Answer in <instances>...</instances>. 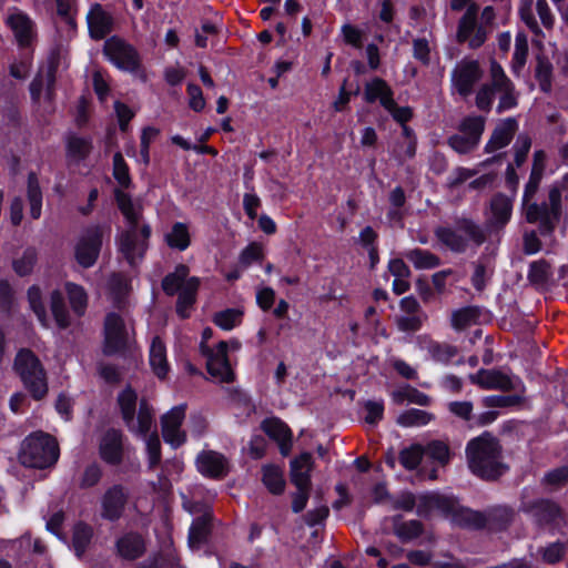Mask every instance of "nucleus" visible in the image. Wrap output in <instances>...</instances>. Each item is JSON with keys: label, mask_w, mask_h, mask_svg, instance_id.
I'll return each mask as SVG.
<instances>
[{"label": "nucleus", "mask_w": 568, "mask_h": 568, "mask_svg": "<svg viewBox=\"0 0 568 568\" xmlns=\"http://www.w3.org/2000/svg\"><path fill=\"white\" fill-rule=\"evenodd\" d=\"M128 336L123 320L115 313H109L104 320L103 353L108 356L125 349Z\"/></svg>", "instance_id": "11"}, {"label": "nucleus", "mask_w": 568, "mask_h": 568, "mask_svg": "<svg viewBox=\"0 0 568 568\" xmlns=\"http://www.w3.org/2000/svg\"><path fill=\"white\" fill-rule=\"evenodd\" d=\"M93 536L92 528L85 523H78L73 528L72 546L75 555L80 558L91 542Z\"/></svg>", "instance_id": "43"}, {"label": "nucleus", "mask_w": 568, "mask_h": 568, "mask_svg": "<svg viewBox=\"0 0 568 568\" xmlns=\"http://www.w3.org/2000/svg\"><path fill=\"white\" fill-rule=\"evenodd\" d=\"M199 471L210 478H222L229 471L227 459L221 453L206 450L196 458Z\"/></svg>", "instance_id": "17"}, {"label": "nucleus", "mask_w": 568, "mask_h": 568, "mask_svg": "<svg viewBox=\"0 0 568 568\" xmlns=\"http://www.w3.org/2000/svg\"><path fill=\"white\" fill-rule=\"evenodd\" d=\"M473 267L474 273L471 275V284L476 291L481 292L490 280L494 273V267L489 263L488 258L483 256L473 263Z\"/></svg>", "instance_id": "37"}, {"label": "nucleus", "mask_w": 568, "mask_h": 568, "mask_svg": "<svg viewBox=\"0 0 568 568\" xmlns=\"http://www.w3.org/2000/svg\"><path fill=\"white\" fill-rule=\"evenodd\" d=\"M50 308L57 322V325L64 329L70 326L69 312L65 307L64 298L59 290H54L50 296Z\"/></svg>", "instance_id": "41"}, {"label": "nucleus", "mask_w": 568, "mask_h": 568, "mask_svg": "<svg viewBox=\"0 0 568 568\" xmlns=\"http://www.w3.org/2000/svg\"><path fill=\"white\" fill-rule=\"evenodd\" d=\"M550 275V265L545 260L535 261L529 266L528 280L531 284L544 285Z\"/></svg>", "instance_id": "58"}, {"label": "nucleus", "mask_w": 568, "mask_h": 568, "mask_svg": "<svg viewBox=\"0 0 568 568\" xmlns=\"http://www.w3.org/2000/svg\"><path fill=\"white\" fill-rule=\"evenodd\" d=\"M528 39L524 32H518L515 38V52L511 61V69L515 74H519L527 62Z\"/></svg>", "instance_id": "44"}, {"label": "nucleus", "mask_w": 568, "mask_h": 568, "mask_svg": "<svg viewBox=\"0 0 568 568\" xmlns=\"http://www.w3.org/2000/svg\"><path fill=\"white\" fill-rule=\"evenodd\" d=\"M212 513L205 509L202 515L197 516L189 531V544L192 548H199L207 541L212 528Z\"/></svg>", "instance_id": "25"}, {"label": "nucleus", "mask_w": 568, "mask_h": 568, "mask_svg": "<svg viewBox=\"0 0 568 568\" xmlns=\"http://www.w3.org/2000/svg\"><path fill=\"white\" fill-rule=\"evenodd\" d=\"M103 52L110 61L122 70L134 72L140 67L139 51L116 36L104 42Z\"/></svg>", "instance_id": "7"}, {"label": "nucleus", "mask_w": 568, "mask_h": 568, "mask_svg": "<svg viewBox=\"0 0 568 568\" xmlns=\"http://www.w3.org/2000/svg\"><path fill=\"white\" fill-rule=\"evenodd\" d=\"M484 517V528L490 531H501L507 529L515 517V511L508 506H493L481 511Z\"/></svg>", "instance_id": "21"}, {"label": "nucleus", "mask_w": 568, "mask_h": 568, "mask_svg": "<svg viewBox=\"0 0 568 568\" xmlns=\"http://www.w3.org/2000/svg\"><path fill=\"white\" fill-rule=\"evenodd\" d=\"M37 251L33 247H28L20 258H16L12 262L14 272L20 276H27L31 274L34 264L37 263Z\"/></svg>", "instance_id": "55"}, {"label": "nucleus", "mask_w": 568, "mask_h": 568, "mask_svg": "<svg viewBox=\"0 0 568 568\" xmlns=\"http://www.w3.org/2000/svg\"><path fill=\"white\" fill-rule=\"evenodd\" d=\"M262 429L274 440L277 442L282 455L290 454L292 448V432L290 427L278 418L265 419L262 423Z\"/></svg>", "instance_id": "22"}, {"label": "nucleus", "mask_w": 568, "mask_h": 568, "mask_svg": "<svg viewBox=\"0 0 568 568\" xmlns=\"http://www.w3.org/2000/svg\"><path fill=\"white\" fill-rule=\"evenodd\" d=\"M146 568V567H144ZM148 568H183L174 549L168 547L151 561Z\"/></svg>", "instance_id": "57"}, {"label": "nucleus", "mask_w": 568, "mask_h": 568, "mask_svg": "<svg viewBox=\"0 0 568 568\" xmlns=\"http://www.w3.org/2000/svg\"><path fill=\"white\" fill-rule=\"evenodd\" d=\"M114 197L119 210L129 223V229L125 232H123L120 237V251L123 254L124 258L128 261V263L131 266H134L138 241L136 226L139 217L134 212L131 197L126 193L122 192L119 189H115Z\"/></svg>", "instance_id": "6"}, {"label": "nucleus", "mask_w": 568, "mask_h": 568, "mask_svg": "<svg viewBox=\"0 0 568 568\" xmlns=\"http://www.w3.org/2000/svg\"><path fill=\"white\" fill-rule=\"evenodd\" d=\"M521 510L529 514L536 524L544 526L556 523L560 517V508L551 500L540 499L523 505Z\"/></svg>", "instance_id": "18"}, {"label": "nucleus", "mask_w": 568, "mask_h": 568, "mask_svg": "<svg viewBox=\"0 0 568 568\" xmlns=\"http://www.w3.org/2000/svg\"><path fill=\"white\" fill-rule=\"evenodd\" d=\"M138 394L128 386L118 396V404L122 414V418L129 427H132L136 434H142V406L136 415V423L134 422L136 410Z\"/></svg>", "instance_id": "16"}, {"label": "nucleus", "mask_w": 568, "mask_h": 568, "mask_svg": "<svg viewBox=\"0 0 568 568\" xmlns=\"http://www.w3.org/2000/svg\"><path fill=\"white\" fill-rule=\"evenodd\" d=\"M59 458V444L55 437L38 432L27 437L19 456L21 464L30 468H48Z\"/></svg>", "instance_id": "3"}, {"label": "nucleus", "mask_w": 568, "mask_h": 568, "mask_svg": "<svg viewBox=\"0 0 568 568\" xmlns=\"http://www.w3.org/2000/svg\"><path fill=\"white\" fill-rule=\"evenodd\" d=\"M434 415L426 410L412 408L403 412L397 417V424L403 427H417L427 425L429 422L434 419Z\"/></svg>", "instance_id": "42"}, {"label": "nucleus", "mask_w": 568, "mask_h": 568, "mask_svg": "<svg viewBox=\"0 0 568 568\" xmlns=\"http://www.w3.org/2000/svg\"><path fill=\"white\" fill-rule=\"evenodd\" d=\"M446 518L462 528L467 529H481L484 528V517L481 511L473 510L470 508L459 505V503L452 497V505L446 509Z\"/></svg>", "instance_id": "14"}, {"label": "nucleus", "mask_w": 568, "mask_h": 568, "mask_svg": "<svg viewBox=\"0 0 568 568\" xmlns=\"http://www.w3.org/2000/svg\"><path fill=\"white\" fill-rule=\"evenodd\" d=\"M519 16L531 32L535 34H539L541 32L532 11V0H521Z\"/></svg>", "instance_id": "63"}, {"label": "nucleus", "mask_w": 568, "mask_h": 568, "mask_svg": "<svg viewBox=\"0 0 568 568\" xmlns=\"http://www.w3.org/2000/svg\"><path fill=\"white\" fill-rule=\"evenodd\" d=\"M452 505V497L439 494H425L417 498L416 513L420 517H428L434 510L445 515L446 509Z\"/></svg>", "instance_id": "26"}, {"label": "nucleus", "mask_w": 568, "mask_h": 568, "mask_svg": "<svg viewBox=\"0 0 568 568\" xmlns=\"http://www.w3.org/2000/svg\"><path fill=\"white\" fill-rule=\"evenodd\" d=\"M469 381L483 389H498L509 392L517 388L519 378L513 377L498 369H479L469 375Z\"/></svg>", "instance_id": "13"}, {"label": "nucleus", "mask_w": 568, "mask_h": 568, "mask_svg": "<svg viewBox=\"0 0 568 568\" xmlns=\"http://www.w3.org/2000/svg\"><path fill=\"white\" fill-rule=\"evenodd\" d=\"M102 458L110 464H118L121 460V446L115 432L108 433L101 447Z\"/></svg>", "instance_id": "48"}, {"label": "nucleus", "mask_w": 568, "mask_h": 568, "mask_svg": "<svg viewBox=\"0 0 568 568\" xmlns=\"http://www.w3.org/2000/svg\"><path fill=\"white\" fill-rule=\"evenodd\" d=\"M484 71L477 60L463 59L452 71V85L463 98L473 93L474 85L483 78Z\"/></svg>", "instance_id": "8"}, {"label": "nucleus", "mask_w": 568, "mask_h": 568, "mask_svg": "<svg viewBox=\"0 0 568 568\" xmlns=\"http://www.w3.org/2000/svg\"><path fill=\"white\" fill-rule=\"evenodd\" d=\"M67 149L68 153L71 156H74L79 160H83L90 154L92 150V144L90 140L79 138L75 135H70L68 138Z\"/></svg>", "instance_id": "59"}, {"label": "nucleus", "mask_w": 568, "mask_h": 568, "mask_svg": "<svg viewBox=\"0 0 568 568\" xmlns=\"http://www.w3.org/2000/svg\"><path fill=\"white\" fill-rule=\"evenodd\" d=\"M427 352L433 361L448 365L458 355V348L448 343L429 342Z\"/></svg>", "instance_id": "40"}, {"label": "nucleus", "mask_w": 568, "mask_h": 568, "mask_svg": "<svg viewBox=\"0 0 568 568\" xmlns=\"http://www.w3.org/2000/svg\"><path fill=\"white\" fill-rule=\"evenodd\" d=\"M262 481L273 495H281L285 489L283 470L275 465H265L262 468Z\"/></svg>", "instance_id": "34"}, {"label": "nucleus", "mask_w": 568, "mask_h": 568, "mask_svg": "<svg viewBox=\"0 0 568 568\" xmlns=\"http://www.w3.org/2000/svg\"><path fill=\"white\" fill-rule=\"evenodd\" d=\"M129 283L121 274H112L108 281V292L118 307H121L124 297L129 293Z\"/></svg>", "instance_id": "47"}, {"label": "nucleus", "mask_w": 568, "mask_h": 568, "mask_svg": "<svg viewBox=\"0 0 568 568\" xmlns=\"http://www.w3.org/2000/svg\"><path fill=\"white\" fill-rule=\"evenodd\" d=\"M477 14L478 7L475 3L467 7L466 12L459 19L457 26L456 39L458 43H465V40L479 27Z\"/></svg>", "instance_id": "33"}, {"label": "nucleus", "mask_w": 568, "mask_h": 568, "mask_svg": "<svg viewBox=\"0 0 568 568\" xmlns=\"http://www.w3.org/2000/svg\"><path fill=\"white\" fill-rule=\"evenodd\" d=\"M392 399L398 405H402L405 400L419 406H428L432 403V398L427 394L409 385L392 392Z\"/></svg>", "instance_id": "35"}, {"label": "nucleus", "mask_w": 568, "mask_h": 568, "mask_svg": "<svg viewBox=\"0 0 568 568\" xmlns=\"http://www.w3.org/2000/svg\"><path fill=\"white\" fill-rule=\"evenodd\" d=\"M448 145L455 150L457 153L466 154L475 150L478 145V142L475 141L474 138H468L464 135L462 132H458L448 138Z\"/></svg>", "instance_id": "62"}, {"label": "nucleus", "mask_w": 568, "mask_h": 568, "mask_svg": "<svg viewBox=\"0 0 568 568\" xmlns=\"http://www.w3.org/2000/svg\"><path fill=\"white\" fill-rule=\"evenodd\" d=\"M405 257L418 270L435 268L440 265V258L427 250H409L405 253Z\"/></svg>", "instance_id": "36"}, {"label": "nucleus", "mask_w": 568, "mask_h": 568, "mask_svg": "<svg viewBox=\"0 0 568 568\" xmlns=\"http://www.w3.org/2000/svg\"><path fill=\"white\" fill-rule=\"evenodd\" d=\"M125 496L121 487L114 486L109 489L103 497V517L114 520L118 519L123 510Z\"/></svg>", "instance_id": "29"}, {"label": "nucleus", "mask_w": 568, "mask_h": 568, "mask_svg": "<svg viewBox=\"0 0 568 568\" xmlns=\"http://www.w3.org/2000/svg\"><path fill=\"white\" fill-rule=\"evenodd\" d=\"M551 74L552 65L549 60L545 57H538L535 75L544 92H548L551 88Z\"/></svg>", "instance_id": "56"}, {"label": "nucleus", "mask_w": 568, "mask_h": 568, "mask_svg": "<svg viewBox=\"0 0 568 568\" xmlns=\"http://www.w3.org/2000/svg\"><path fill=\"white\" fill-rule=\"evenodd\" d=\"M481 310L478 306H466L452 313L450 324L456 331H464L478 323Z\"/></svg>", "instance_id": "32"}, {"label": "nucleus", "mask_w": 568, "mask_h": 568, "mask_svg": "<svg viewBox=\"0 0 568 568\" xmlns=\"http://www.w3.org/2000/svg\"><path fill=\"white\" fill-rule=\"evenodd\" d=\"M561 191L558 186H551L548 193V202L538 204L532 202L523 207L528 223H538L542 235L550 234L559 223L561 216Z\"/></svg>", "instance_id": "5"}, {"label": "nucleus", "mask_w": 568, "mask_h": 568, "mask_svg": "<svg viewBox=\"0 0 568 568\" xmlns=\"http://www.w3.org/2000/svg\"><path fill=\"white\" fill-rule=\"evenodd\" d=\"M60 64V52L52 50L48 57L45 71L47 99L52 101L54 97L55 73Z\"/></svg>", "instance_id": "52"}, {"label": "nucleus", "mask_w": 568, "mask_h": 568, "mask_svg": "<svg viewBox=\"0 0 568 568\" xmlns=\"http://www.w3.org/2000/svg\"><path fill=\"white\" fill-rule=\"evenodd\" d=\"M243 320V311L240 308H226L214 314L213 323L224 331H231L239 326Z\"/></svg>", "instance_id": "45"}, {"label": "nucleus", "mask_w": 568, "mask_h": 568, "mask_svg": "<svg viewBox=\"0 0 568 568\" xmlns=\"http://www.w3.org/2000/svg\"><path fill=\"white\" fill-rule=\"evenodd\" d=\"M16 39L21 47H27L31 40V21L24 14H13L8 19Z\"/></svg>", "instance_id": "39"}, {"label": "nucleus", "mask_w": 568, "mask_h": 568, "mask_svg": "<svg viewBox=\"0 0 568 568\" xmlns=\"http://www.w3.org/2000/svg\"><path fill=\"white\" fill-rule=\"evenodd\" d=\"M200 287V278L192 276L183 285L181 292L178 293L175 312L181 320H186L196 303L197 291Z\"/></svg>", "instance_id": "20"}, {"label": "nucleus", "mask_w": 568, "mask_h": 568, "mask_svg": "<svg viewBox=\"0 0 568 568\" xmlns=\"http://www.w3.org/2000/svg\"><path fill=\"white\" fill-rule=\"evenodd\" d=\"M313 457L311 453H302L291 462V481L296 488L311 487Z\"/></svg>", "instance_id": "24"}, {"label": "nucleus", "mask_w": 568, "mask_h": 568, "mask_svg": "<svg viewBox=\"0 0 568 568\" xmlns=\"http://www.w3.org/2000/svg\"><path fill=\"white\" fill-rule=\"evenodd\" d=\"M203 353L207 357V372L220 382L231 383L234 379V373L227 358V343L221 341L216 349L203 347Z\"/></svg>", "instance_id": "12"}, {"label": "nucleus", "mask_w": 568, "mask_h": 568, "mask_svg": "<svg viewBox=\"0 0 568 568\" xmlns=\"http://www.w3.org/2000/svg\"><path fill=\"white\" fill-rule=\"evenodd\" d=\"M113 175L122 187L130 185L129 169L120 152H116L113 156Z\"/></svg>", "instance_id": "64"}, {"label": "nucleus", "mask_w": 568, "mask_h": 568, "mask_svg": "<svg viewBox=\"0 0 568 568\" xmlns=\"http://www.w3.org/2000/svg\"><path fill=\"white\" fill-rule=\"evenodd\" d=\"M426 320V314H403L396 316L395 324L400 332H416L422 327Z\"/></svg>", "instance_id": "61"}, {"label": "nucleus", "mask_w": 568, "mask_h": 568, "mask_svg": "<svg viewBox=\"0 0 568 568\" xmlns=\"http://www.w3.org/2000/svg\"><path fill=\"white\" fill-rule=\"evenodd\" d=\"M103 231L95 225L87 229L75 247V258L83 267L92 266L102 246Z\"/></svg>", "instance_id": "10"}, {"label": "nucleus", "mask_w": 568, "mask_h": 568, "mask_svg": "<svg viewBox=\"0 0 568 568\" xmlns=\"http://www.w3.org/2000/svg\"><path fill=\"white\" fill-rule=\"evenodd\" d=\"M489 71H490V82L488 84L493 87L495 93H499L505 90L515 88V84L506 75L504 69L501 68V65L498 62L491 61Z\"/></svg>", "instance_id": "51"}, {"label": "nucleus", "mask_w": 568, "mask_h": 568, "mask_svg": "<svg viewBox=\"0 0 568 568\" xmlns=\"http://www.w3.org/2000/svg\"><path fill=\"white\" fill-rule=\"evenodd\" d=\"M28 200L30 203V214L33 219L41 215L42 194L36 173L30 172L28 175Z\"/></svg>", "instance_id": "50"}, {"label": "nucleus", "mask_w": 568, "mask_h": 568, "mask_svg": "<svg viewBox=\"0 0 568 568\" xmlns=\"http://www.w3.org/2000/svg\"><path fill=\"white\" fill-rule=\"evenodd\" d=\"M434 234L436 239L454 253H465L469 242L476 246L483 245L487 240L485 230L474 220L457 217L455 227L438 226Z\"/></svg>", "instance_id": "2"}, {"label": "nucleus", "mask_w": 568, "mask_h": 568, "mask_svg": "<svg viewBox=\"0 0 568 568\" xmlns=\"http://www.w3.org/2000/svg\"><path fill=\"white\" fill-rule=\"evenodd\" d=\"M424 456V446L419 444L412 445L404 448L399 453V463L408 470H413L418 467Z\"/></svg>", "instance_id": "54"}, {"label": "nucleus", "mask_w": 568, "mask_h": 568, "mask_svg": "<svg viewBox=\"0 0 568 568\" xmlns=\"http://www.w3.org/2000/svg\"><path fill=\"white\" fill-rule=\"evenodd\" d=\"M186 405L181 404L172 407L161 418L162 436L165 443L173 448L182 446L186 440V434L181 429L185 418Z\"/></svg>", "instance_id": "9"}, {"label": "nucleus", "mask_w": 568, "mask_h": 568, "mask_svg": "<svg viewBox=\"0 0 568 568\" xmlns=\"http://www.w3.org/2000/svg\"><path fill=\"white\" fill-rule=\"evenodd\" d=\"M393 531L403 542H408L424 532V526L416 519L404 521L402 516L397 515L393 518Z\"/></svg>", "instance_id": "30"}, {"label": "nucleus", "mask_w": 568, "mask_h": 568, "mask_svg": "<svg viewBox=\"0 0 568 568\" xmlns=\"http://www.w3.org/2000/svg\"><path fill=\"white\" fill-rule=\"evenodd\" d=\"M90 34L93 39H103L112 30V18L100 3L92 6L88 14Z\"/></svg>", "instance_id": "23"}, {"label": "nucleus", "mask_w": 568, "mask_h": 568, "mask_svg": "<svg viewBox=\"0 0 568 568\" xmlns=\"http://www.w3.org/2000/svg\"><path fill=\"white\" fill-rule=\"evenodd\" d=\"M190 274V268L185 264H179L175 266L172 273H169L162 280V290L169 295L173 296L176 293L181 292L183 285L190 278L187 277Z\"/></svg>", "instance_id": "31"}, {"label": "nucleus", "mask_w": 568, "mask_h": 568, "mask_svg": "<svg viewBox=\"0 0 568 568\" xmlns=\"http://www.w3.org/2000/svg\"><path fill=\"white\" fill-rule=\"evenodd\" d=\"M65 291L73 312L82 316L88 305V295L82 286L74 283H67Z\"/></svg>", "instance_id": "49"}, {"label": "nucleus", "mask_w": 568, "mask_h": 568, "mask_svg": "<svg viewBox=\"0 0 568 568\" xmlns=\"http://www.w3.org/2000/svg\"><path fill=\"white\" fill-rule=\"evenodd\" d=\"M149 363L154 375L159 379H164L170 371V366L166 359V348L160 337H154L149 355Z\"/></svg>", "instance_id": "28"}, {"label": "nucleus", "mask_w": 568, "mask_h": 568, "mask_svg": "<svg viewBox=\"0 0 568 568\" xmlns=\"http://www.w3.org/2000/svg\"><path fill=\"white\" fill-rule=\"evenodd\" d=\"M166 243L170 247L184 251L190 245V234L184 223L176 222L172 230L165 235Z\"/></svg>", "instance_id": "46"}, {"label": "nucleus", "mask_w": 568, "mask_h": 568, "mask_svg": "<svg viewBox=\"0 0 568 568\" xmlns=\"http://www.w3.org/2000/svg\"><path fill=\"white\" fill-rule=\"evenodd\" d=\"M513 203L514 196L496 193L490 200L491 216L487 220V225L495 231L503 230L510 221Z\"/></svg>", "instance_id": "15"}, {"label": "nucleus", "mask_w": 568, "mask_h": 568, "mask_svg": "<svg viewBox=\"0 0 568 568\" xmlns=\"http://www.w3.org/2000/svg\"><path fill=\"white\" fill-rule=\"evenodd\" d=\"M518 130V122L515 118H507L500 121L494 129L489 141L485 146L487 153L495 152L507 146Z\"/></svg>", "instance_id": "19"}, {"label": "nucleus", "mask_w": 568, "mask_h": 568, "mask_svg": "<svg viewBox=\"0 0 568 568\" xmlns=\"http://www.w3.org/2000/svg\"><path fill=\"white\" fill-rule=\"evenodd\" d=\"M364 99L368 103H374L379 100L381 104L385 106L393 105V90L387 82L381 78H374L367 82L364 90Z\"/></svg>", "instance_id": "27"}, {"label": "nucleus", "mask_w": 568, "mask_h": 568, "mask_svg": "<svg viewBox=\"0 0 568 568\" xmlns=\"http://www.w3.org/2000/svg\"><path fill=\"white\" fill-rule=\"evenodd\" d=\"M424 455L445 465L449 460V448L444 442L433 440L424 447Z\"/></svg>", "instance_id": "60"}, {"label": "nucleus", "mask_w": 568, "mask_h": 568, "mask_svg": "<svg viewBox=\"0 0 568 568\" xmlns=\"http://www.w3.org/2000/svg\"><path fill=\"white\" fill-rule=\"evenodd\" d=\"M24 387L36 400L42 399L48 393L45 371L38 356L29 348H21L13 363Z\"/></svg>", "instance_id": "4"}, {"label": "nucleus", "mask_w": 568, "mask_h": 568, "mask_svg": "<svg viewBox=\"0 0 568 568\" xmlns=\"http://www.w3.org/2000/svg\"><path fill=\"white\" fill-rule=\"evenodd\" d=\"M466 457L471 473L486 480H495L508 469L499 440L487 432L467 444Z\"/></svg>", "instance_id": "1"}, {"label": "nucleus", "mask_w": 568, "mask_h": 568, "mask_svg": "<svg viewBox=\"0 0 568 568\" xmlns=\"http://www.w3.org/2000/svg\"><path fill=\"white\" fill-rule=\"evenodd\" d=\"M485 129V119L480 115L465 118L459 124V132L468 138H474L479 143Z\"/></svg>", "instance_id": "53"}, {"label": "nucleus", "mask_w": 568, "mask_h": 568, "mask_svg": "<svg viewBox=\"0 0 568 568\" xmlns=\"http://www.w3.org/2000/svg\"><path fill=\"white\" fill-rule=\"evenodd\" d=\"M116 546L120 556L128 560H134L142 554V539L138 534L125 535Z\"/></svg>", "instance_id": "38"}]
</instances>
